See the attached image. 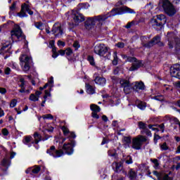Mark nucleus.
Segmentation results:
<instances>
[{"label":"nucleus","mask_w":180,"mask_h":180,"mask_svg":"<svg viewBox=\"0 0 180 180\" xmlns=\"http://www.w3.org/2000/svg\"><path fill=\"white\" fill-rule=\"evenodd\" d=\"M9 164V160H8L7 159H3V160L1 161V165H3V167H8Z\"/></svg>","instance_id":"43"},{"label":"nucleus","mask_w":180,"mask_h":180,"mask_svg":"<svg viewBox=\"0 0 180 180\" xmlns=\"http://www.w3.org/2000/svg\"><path fill=\"white\" fill-rule=\"evenodd\" d=\"M75 144V141L74 140H72L67 143H64L62 151L65 154H68V155H71V154L74 153V146Z\"/></svg>","instance_id":"10"},{"label":"nucleus","mask_w":180,"mask_h":180,"mask_svg":"<svg viewBox=\"0 0 180 180\" xmlns=\"http://www.w3.org/2000/svg\"><path fill=\"white\" fill-rule=\"evenodd\" d=\"M41 95V91H37L35 94H31L30 96V101H32V102H37L39 101V98H40V96Z\"/></svg>","instance_id":"21"},{"label":"nucleus","mask_w":180,"mask_h":180,"mask_svg":"<svg viewBox=\"0 0 180 180\" xmlns=\"http://www.w3.org/2000/svg\"><path fill=\"white\" fill-rule=\"evenodd\" d=\"M112 180H124V177H118L117 176H112Z\"/></svg>","instance_id":"50"},{"label":"nucleus","mask_w":180,"mask_h":180,"mask_svg":"<svg viewBox=\"0 0 180 180\" xmlns=\"http://www.w3.org/2000/svg\"><path fill=\"white\" fill-rule=\"evenodd\" d=\"M139 129H142L143 130H146V124L143 123V122H139Z\"/></svg>","instance_id":"45"},{"label":"nucleus","mask_w":180,"mask_h":180,"mask_svg":"<svg viewBox=\"0 0 180 180\" xmlns=\"http://www.w3.org/2000/svg\"><path fill=\"white\" fill-rule=\"evenodd\" d=\"M90 108L92 112H101V108H99V106L96 105V104H91L90 105Z\"/></svg>","instance_id":"27"},{"label":"nucleus","mask_w":180,"mask_h":180,"mask_svg":"<svg viewBox=\"0 0 180 180\" xmlns=\"http://www.w3.org/2000/svg\"><path fill=\"white\" fill-rule=\"evenodd\" d=\"M30 61H32V58L27 55L22 54L20 56V64L25 72L30 70Z\"/></svg>","instance_id":"6"},{"label":"nucleus","mask_w":180,"mask_h":180,"mask_svg":"<svg viewBox=\"0 0 180 180\" xmlns=\"http://www.w3.org/2000/svg\"><path fill=\"white\" fill-rule=\"evenodd\" d=\"M94 82L97 85H101V86H103L106 84V79L104 77H101L99 76L96 77L94 79Z\"/></svg>","instance_id":"22"},{"label":"nucleus","mask_w":180,"mask_h":180,"mask_svg":"<svg viewBox=\"0 0 180 180\" xmlns=\"http://www.w3.org/2000/svg\"><path fill=\"white\" fill-rule=\"evenodd\" d=\"M98 112H93L91 113V116L92 117H94V119H99V115H98Z\"/></svg>","instance_id":"52"},{"label":"nucleus","mask_w":180,"mask_h":180,"mask_svg":"<svg viewBox=\"0 0 180 180\" xmlns=\"http://www.w3.org/2000/svg\"><path fill=\"white\" fill-rule=\"evenodd\" d=\"M153 99H155V101H164V96H155L153 97Z\"/></svg>","instance_id":"40"},{"label":"nucleus","mask_w":180,"mask_h":180,"mask_svg":"<svg viewBox=\"0 0 180 180\" xmlns=\"http://www.w3.org/2000/svg\"><path fill=\"white\" fill-rule=\"evenodd\" d=\"M173 121L174 122V123L176 124H179V123H180L179 120H178L177 118H174Z\"/></svg>","instance_id":"64"},{"label":"nucleus","mask_w":180,"mask_h":180,"mask_svg":"<svg viewBox=\"0 0 180 180\" xmlns=\"http://www.w3.org/2000/svg\"><path fill=\"white\" fill-rule=\"evenodd\" d=\"M120 84L121 86L124 88V92H125V94H129L131 88L130 82L126 79H121Z\"/></svg>","instance_id":"20"},{"label":"nucleus","mask_w":180,"mask_h":180,"mask_svg":"<svg viewBox=\"0 0 180 180\" xmlns=\"http://www.w3.org/2000/svg\"><path fill=\"white\" fill-rule=\"evenodd\" d=\"M11 71L12 70L9 68H6V69L4 70V74H6V75H9V74H11Z\"/></svg>","instance_id":"55"},{"label":"nucleus","mask_w":180,"mask_h":180,"mask_svg":"<svg viewBox=\"0 0 180 180\" xmlns=\"http://www.w3.org/2000/svg\"><path fill=\"white\" fill-rule=\"evenodd\" d=\"M43 119H54V117L51 114H46L42 116Z\"/></svg>","instance_id":"44"},{"label":"nucleus","mask_w":180,"mask_h":180,"mask_svg":"<svg viewBox=\"0 0 180 180\" xmlns=\"http://www.w3.org/2000/svg\"><path fill=\"white\" fill-rule=\"evenodd\" d=\"M12 42L11 41H6L3 44L2 47L0 49V54H5V53H11V49L12 48Z\"/></svg>","instance_id":"18"},{"label":"nucleus","mask_w":180,"mask_h":180,"mask_svg":"<svg viewBox=\"0 0 180 180\" xmlns=\"http://www.w3.org/2000/svg\"><path fill=\"white\" fill-rule=\"evenodd\" d=\"M122 143L124 146H129L131 143V138L130 136H124L122 139Z\"/></svg>","instance_id":"25"},{"label":"nucleus","mask_w":180,"mask_h":180,"mask_svg":"<svg viewBox=\"0 0 180 180\" xmlns=\"http://www.w3.org/2000/svg\"><path fill=\"white\" fill-rule=\"evenodd\" d=\"M160 180H172V178H170L168 175H165L162 179Z\"/></svg>","instance_id":"62"},{"label":"nucleus","mask_w":180,"mask_h":180,"mask_svg":"<svg viewBox=\"0 0 180 180\" xmlns=\"http://www.w3.org/2000/svg\"><path fill=\"white\" fill-rule=\"evenodd\" d=\"M109 14H103L92 18H89L86 21L84 26L87 30H91L93 27H102L105 24V21L109 18Z\"/></svg>","instance_id":"1"},{"label":"nucleus","mask_w":180,"mask_h":180,"mask_svg":"<svg viewBox=\"0 0 180 180\" xmlns=\"http://www.w3.org/2000/svg\"><path fill=\"white\" fill-rule=\"evenodd\" d=\"M150 23L152 26H158L161 29L162 25H165L167 23V17L163 14L158 15L157 20L152 19Z\"/></svg>","instance_id":"9"},{"label":"nucleus","mask_w":180,"mask_h":180,"mask_svg":"<svg viewBox=\"0 0 180 180\" xmlns=\"http://www.w3.org/2000/svg\"><path fill=\"white\" fill-rule=\"evenodd\" d=\"M73 47L75 49V50H77L79 49V47H81V46L78 41H75L73 44Z\"/></svg>","instance_id":"48"},{"label":"nucleus","mask_w":180,"mask_h":180,"mask_svg":"<svg viewBox=\"0 0 180 180\" xmlns=\"http://www.w3.org/2000/svg\"><path fill=\"white\" fill-rule=\"evenodd\" d=\"M117 47H118L119 49H123V47H124V43L123 42H118L116 44Z\"/></svg>","instance_id":"54"},{"label":"nucleus","mask_w":180,"mask_h":180,"mask_svg":"<svg viewBox=\"0 0 180 180\" xmlns=\"http://www.w3.org/2000/svg\"><path fill=\"white\" fill-rule=\"evenodd\" d=\"M34 26L37 29H39V30H43V29H44V25L41 22H34Z\"/></svg>","instance_id":"29"},{"label":"nucleus","mask_w":180,"mask_h":180,"mask_svg":"<svg viewBox=\"0 0 180 180\" xmlns=\"http://www.w3.org/2000/svg\"><path fill=\"white\" fill-rule=\"evenodd\" d=\"M170 74L172 77H174V78H179V79H180V64H174L171 68Z\"/></svg>","instance_id":"16"},{"label":"nucleus","mask_w":180,"mask_h":180,"mask_svg":"<svg viewBox=\"0 0 180 180\" xmlns=\"http://www.w3.org/2000/svg\"><path fill=\"white\" fill-rule=\"evenodd\" d=\"M79 6L81 9H88V8H89V4L88 3H82L79 4Z\"/></svg>","instance_id":"33"},{"label":"nucleus","mask_w":180,"mask_h":180,"mask_svg":"<svg viewBox=\"0 0 180 180\" xmlns=\"http://www.w3.org/2000/svg\"><path fill=\"white\" fill-rule=\"evenodd\" d=\"M86 92L89 95H94V94H95V89H94L92 86L88 84H86Z\"/></svg>","instance_id":"24"},{"label":"nucleus","mask_w":180,"mask_h":180,"mask_svg":"<svg viewBox=\"0 0 180 180\" xmlns=\"http://www.w3.org/2000/svg\"><path fill=\"white\" fill-rule=\"evenodd\" d=\"M0 94L5 95V94H6V89L0 87Z\"/></svg>","instance_id":"57"},{"label":"nucleus","mask_w":180,"mask_h":180,"mask_svg":"<svg viewBox=\"0 0 180 180\" xmlns=\"http://www.w3.org/2000/svg\"><path fill=\"white\" fill-rule=\"evenodd\" d=\"M20 82H21V84H20V88H25L27 84V82L25 80V79L20 78Z\"/></svg>","instance_id":"37"},{"label":"nucleus","mask_w":180,"mask_h":180,"mask_svg":"<svg viewBox=\"0 0 180 180\" xmlns=\"http://www.w3.org/2000/svg\"><path fill=\"white\" fill-rule=\"evenodd\" d=\"M133 25V22H128L127 25H126L124 26V27H125L126 29H130V27H131V25Z\"/></svg>","instance_id":"61"},{"label":"nucleus","mask_w":180,"mask_h":180,"mask_svg":"<svg viewBox=\"0 0 180 180\" xmlns=\"http://www.w3.org/2000/svg\"><path fill=\"white\" fill-rule=\"evenodd\" d=\"M94 53L100 56L103 60H110V49L103 44L96 46Z\"/></svg>","instance_id":"2"},{"label":"nucleus","mask_w":180,"mask_h":180,"mask_svg":"<svg viewBox=\"0 0 180 180\" xmlns=\"http://www.w3.org/2000/svg\"><path fill=\"white\" fill-rule=\"evenodd\" d=\"M141 39L143 47H146L147 49H150V47L155 46V44H158V46H159L160 47H163L164 46V43L161 42V37L160 36H155L149 42H147V37H142Z\"/></svg>","instance_id":"4"},{"label":"nucleus","mask_w":180,"mask_h":180,"mask_svg":"<svg viewBox=\"0 0 180 180\" xmlns=\"http://www.w3.org/2000/svg\"><path fill=\"white\" fill-rule=\"evenodd\" d=\"M154 126L155 125L149 124L148 128L150 129L151 130H153V131H159L160 130L158 129V128H155L154 127Z\"/></svg>","instance_id":"49"},{"label":"nucleus","mask_w":180,"mask_h":180,"mask_svg":"<svg viewBox=\"0 0 180 180\" xmlns=\"http://www.w3.org/2000/svg\"><path fill=\"white\" fill-rule=\"evenodd\" d=\"M147 141V138L144 136L139 135L136 138H134L132 140V148L134 150H140L143 143Z\"/></svg>","instance_id":"7"},{"label":"nucleus","mask_w":180,"mask_h":180,"mask_svg":"<svg viewBox=\"0 0 180 180\" xmlns=\"http://www.w3.org/2000/svg\"><path fill=\"white\" fill-rule=\"evenodd\" d=\"M168 148L169 147L167 145V143H163L162 145H160V150H162V151H167Z\"/></svg>","instance_id":"35"},{"label":"nucleus","mask_w":180,"mask_h":180,"mask_svg":"<svg viewBox=\"0 0 180 180\" xmlns=\"http://www.w3.org/2000/svg\"><path fill=\"white\" fill-rule=\"evenodd\" d=\"M127 61L133 63L132 66L129 68V71H136V70H139L140 67H143V63L140 60H137L136 58L128 57Z\"/></svg>","instance_id":"13"},{"label":"nucleus","mask_w":180,"mask_h":180,"mask_svg":"<svg viewBox=\"0 0 180 180\" xmlns=\"http://www.w3.org/2000/svg\"><path fill=\"white\" fill-rule=\"evenodd\" d=\"M147 8H149V11H151L154 8V5L152 3H149L147 5Z\"/></svg>","instance_id":"58"},{"label":"nucleus","mask_w":180,"mask_h":180,"mask_svg":"<svg viewBox=\"0 0 180 180\" xmlns=\"http://www.w3.org/2000/svg\"><path fill=\"white\" fill-rule=\"evenodd\" d=\"M72 18L75 23V25H79L81 22H84L85 20V17L82 15V14L79 13L77 11H72Z\"/></svg>","instance_id":"14"},{"label":"nucleus","mask_w":180,"mask_h":180,"mask_svg":"<svg viewBox=\"0 0 180 180\" xmlns=\"http://www.w3.org/2000/svg\"><path fill=\"white\" fill-rule=\"evenodd\" d=\"M112 168H115V172H120L122 171V174L124 175H127V172L123 169V162H113L112 163Z\"/></svg>","instance_id":"19"},{"label":"nucleus","mask_w":180,"mask_h":180,"mask_svg":"<svg viewBox=\"0 0 180 180\" xmlns=\"http://www.w3.org/2000/svg\"><path fill=\"white\" fill-rule=\"evenodd\" d=\"M77 137V135L74 132H70L69 136H68V139H69L70 141H71V139H75Z\"/></svg>","instance_id":"42"},{"label":"nucleus","mask_w":180,"mask_h":180,"mask_svg":"<svg viewBox=\"0 0 180 180\" xmlns=\"http://www.w3.org/2000/svg\"><path fill=\"white\" fill-rule=\"evenodd\" d=\"M113 56H114V59L112 60V64L113 65H117V53L114 52Z\"/></svg>","instance_id":"34"},{"label":"nucleus","mask_w":180,"mask_h":180,"mask_svg":"<svg viewBox=\"0 0 180 180\" xmlns=\"http://www.w3.org/2000/svg\"><path fill=\"white\" fill-rule=\"evenodd\" d=\"M2 134L3 136H8V134H9V131L8 129H6V128L2 129Z\"/></svg>","instance_id":"53"},{"label":"nucleus","mask_w":180,"mask_h":180,"mask_svg":"<svg viewBox=\"0 0 180 180\" xmlns=\"http://www.w3.org/2000/svg\"><path fill=\"white\" fill-rule=\"evenodd\" d=\"M34 138L35 139V144H39V141H41V135L37 132L34 134Z\"/></svg>","instance_id":"26"},{"label":"nucleus","mask_w":180,"mask_h":180,"mask_svg":"<svg viewBox=\"0 0 180 180\" xmlns=\"http://www.w3.org/2000/svg\"><path fill=\"white\" fill-rule=\"evenodd\" d=\"M52 32L53 34H55L56 37H61L64 33L63 32V28H61V24L60 23H56L53 25Z\"/></svg>","instance_id":"17"},{"label":"nucleus","mask_w":180,"mask_h":180,"mask_svg":"<svg viewBox=\"0 0 180 180\" xmlns=\"http://www.w3.org/2000/svg\"><path fill=\"white\" fill-rule=\"evenodd\" d=\"M173 84L174 85V86H176L179 89H180V82H175L173 83Z\"/></svg>","instance_id":"59"},{"label":"nucleus","mask_w":180,"mask_h":180,"mask_svg":"<svg viewBox=\"0 0 180 180\" xmlns=\"http://www.w3.org/2000/svg\"><path fill=\"white\" fill-rule=\"evenodd\" d=\"M146 86H144V83H143L142 82H136L134 83V91H136V92L138 91L145 89Z\"/></svg>","instance_id":"23"},{"label":"nucleus","mask_w":180,"mask_h":180,"mask_svg":"<svg viewBox=\"0 0 180 180\" xmlns=\"http://www.w3.org/2000/svg\"><path fill=\"white\" fill-rule=\"evenodd\" d=\"M167 37H168V46L169 49H174V46H175L176 48L179 47L180 44V40L179 38H176L175 37V34L171 32L167 33Z\"/></svg>","instance_id":"8"},{"label":"nucleus","mask_w":180,"mask_h":180,"mask_svg":"<svg viewBox=\"0 0 180 180\" xmlns=\"http://www.w3.org/2000/svg\"><path fill=\"white\" fill-rule=\"evenodd\" d=\"M26 13H29V15H33V11H30L29 5L24 4L21 6V11L18 13V16H19V18H25L26 17Z\"/></svg>","instance_id":"15"},{"label":"nucleus","mask_w":180,"mask_h":180,"mask_svg":"<svg viewBox=\"0 0 180 180\" xmlns=\"http://www.w3.org/2000/svg\"><path fill=\"white\" fill-rule=\"evenodd\" d=\"M40 172V167H32V174H39Z\"/></svg>","instance_id":"36"},{"label":"nucleus","mask_w":180,"mask_h":180,"mask_svg":"<svg viewBox=\"0 0 180 180\" xmlns=\"http://www.w3.org/2000/svg\"><path fill=\"white\" fill-rule=\"evenodd\" d=\"M129 176L130 179H136V178L137 177V173H136L134 170L131 169L129 172Z\"/></svg>","instance_id":"28"},{"label":"nucleus","mask_w":180,"mask_h":180,"mask_svg":"<svg viewBox=\"0 0 180 180\" xmlns=\"http://www.w3.org/2000/svg\"><path fill=\"white\" fill-rule=\"evenodd\" d=\"M58 46H65V44L62 41H58Z\"/></svg>","instance_id":"63"},{"label":"nucleus","mask_w":180,"mask_h":180,"mask_svg":"<svg viewBox=\"0 0 180 180\" xmlns=\"http://www.w3.org/2000/svg\"><path fill=\"white\" fill-rule=\"evenodd\" d=\"M87 60L91 65H94L95 64V60L94 59V56H89Z\"/></svg>","instance_id":"38"},{"label":"nucleus","mask_w":180,"mask_h":180,"mask_svg":"<svg viewBox=\"0 0 180 180\" xmlns=\"http://www.w3.org/2000/svg\"><path fill=\"white\" fill-rule=\"evenodd\" d=\"M16 9V2H13L11 6H10V11H15Z\"/></svg>","instance_id":"56"},{"label":"nucleus","mask_w":180,"mask_h":180,"mask_svg":"<svg viewBox=\"0 0 180 180\" xmlns=\"http://www.w3.org/2000/svg\"><path fill=\"white\" fill-rule=\"evenodd\" d=\"M48 96H50V93L47 90H46L45 95L44 96V99H47Z\"/></svg>","instance_id":"60"},{"label":"nucleus","mask_w":180,"mask_h":180,"mask_svg":"<svg viewBox=\"0 0 180 180\" xmlns=\"http://www.w3.org/2000/svg\"><path fill=\"white\" fill-rule=\"evenodd\" d=\"M11 37L12 41H21V40H25L26 37L23 35V32L20 29V27L15 26L13 30L11 32Z\"/></svg>","instance_id":"5"},{"label":"nucleus","mask_w":180,"mask_h":180,"mask_svg":"<svg viewBox=\"0 0 180 180\" xmlns=\"http://www.w3.org/2000/svg\"><path fill=\"white\" fill-rule=\"evenodd\" d=\"M159 6H162L165 13L169 16H174L176 13V9L174 5L168 0H160L159 2Z\"/></svg>","instance_id":"3"},{"label":"nucleus","mask_w":180,"mask_h":180,"mask_svg":"<svg viewBox=\"0 0 180 180\" xmlns=\"http://www.w3.org/2000/svg\"><path fill=\"white\" fill-rule=\"evenodd\" d=\"M18 103V101L16 99H13L10 103V108H15Z\"/></svg>","instance_id":"41"},{"label":"nucleus","mask_w":180,"mask_h":180,"mask_svg":"<svg viewBox=\"0 0 180 180\" xmlns=\"http://www.w3.org/2000/svg\"><path fill=\"white\" fill-rule=\"evenodd\" d=\"M30 141H32V136H25L23 140L24 144H29V143H30Z\"/></svg>","instance_id":"32"},{"label":"nucleus","mask_w":180,"mask_h":180,"mask_svg":"<svg viewBox=\"0 0 180 180\" xmlns=\"http://www.w3.org/2000/svg\"><path fill=\"white\" fill-rule=\"evenodd\" d=\"M66 56H71L72 54V49L71 48H68L65 51Z\"/></svg>","instance_id":"46"},{"label":"nucleus","mask_w":180,"mask_h":180,"mask_svg":"<svg viewBox=\"0 0 180 180\" xmlns=\"http://www.w3.org/2000/svg\"><path fill=\"white\" fill-rule=\"evenodd\" d=\"M160 137L158 135L155 134L154 139H153L155 144H157V142L158 141V140H160Z\"/></svg>","instance_id":"51"},{"label":"nucleus","mask_w":180,"mask_h":180,"mask_svg":"<svg viewBox=\"0 0 180 180\" xmlns=\"http://www.w3.org/2000/svg\"><path fill=\"white\" fill-rule=\"evenodd\" d=\"M126 164H133V159L131 158V156H127V160H126Z\"/></svg>","instance_id":"47"},{"label":"nucleus","mask_w":180,"mask_h":180,"mask_svg":"<svg viewBox=\"0 0 180 180\" xmlns=\"http://www.w3.org/2000/svg\"><path fill=\"white\" fill-rule=\"evenodd\" d=\"M46 153L54 158H58L64 155V152L61 150L56 149V146H51L50 148L46 150Z\"/></svg>","instance_id":"11"},{"label":"nucleus","mask_w":180,"mask_h":180,"mask_svg":"<svg viewBox=\"0 0 180 180\" xmlns=\"http://www.w3.org/2000/svg\"><path fill=\"white\" fill-rule=\"evenodd\" d=\"M61 130L63 132L64 136H68L70 133V129L67 128L65 126L61 127Z\"/></svg>","instance_id":"30"},{"label":"nucleus","mask_w":180,"mask_h":180,"mask_svg":"<svg viewBox=\"0 0 180 180\" xmlns=\"http://www.w3.org/2000/svg\"><path fill=\"white\" fill-rule=\"evenodd\" d=\"M134 12V11L126 6L115 8L111 11L112 16L116 15H122V13H133Z\"/></svg>","instance_id":"12"},{"label":"nucleus","mask_w":180,"mask_h":180,"mask_svg":"<svg viewBox=\"0 0 180 180\" xmlns=\"http://www.w3.org/2000/svg\"><path fill=\"white\" fill-rule=\"evenodd\" d=\"M138 108L139 109H141V110H144L146 109V103H143V102H140L138 104Z\"/></svg>","instance_id":"39"},{"label":"nucleus","mask_w":180,"mask_h":180,"mask_svg":"<svg viewBox=\"0 0 180 180\" xmlns=\"http://www.w3.org/2000/svg\"><path fill=\"white\" fill-rule=\"evenodd\" d=\"M141 134H146V136H148V137H151L152 134H151V131L149 130L148 129H144L143 131H141Z\"/></svg>","instance_id":"31"}]
</instances>
